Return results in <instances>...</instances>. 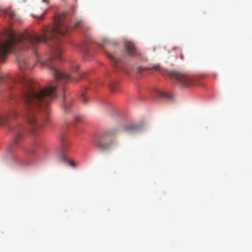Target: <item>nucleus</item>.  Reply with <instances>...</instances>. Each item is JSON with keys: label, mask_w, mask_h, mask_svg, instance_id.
Listing matches in <instances>:
<instances>
[{"label": "nucleus", "mask_w": 252, "mask_h": 252, "mask_svg": "<svg viewBox=\"0 0 252 252\" xmlns=\"http://www.w3.org/2000/svg\"><path fill=\"white\" fill-rule=\"evenodd\" d=\"M168 75L171 78L175 79L178 84L182 87H189L196 84L194 78L178 71H170Z\"/></svg>", "instance_id": "obj_1"}, {"label": "nucleus", "mask_w": 252, "mask_h": 252, "mask_svg": "<svg viewBox=\"0 0 252 252\" xmlns=\"http://www.w3.org/2000/svg\"><path fill=\"white\" fill-rule=\"evenodd\" d=\"M116 132L114 130H109L106 131L98 140L96 146L102 151H107L111 148L113 144L112 140L107 141V137L113 136Z\"/></svg>", "instance_id": "obj_2"}, {"label": "nucleus", "mask_w": 252, "mask_h": 252, "mask_svg": "<svg viewBox=\"0 0 252 252\" xmlns=\"http://www.w3.org/2000/svg\"><path fill=\"white\" fill-rule=\"evenodd\" d=\"M69 146L68 141L65 138H63L61 147L58 153V160L59 162H66L67 160L66 154Z\"/></svg>", "instance_id": "obj_3"}, {"label": "nucleus", "mask_w": 252, "mask_h": 252, "mask_svg": "<svg viewBox=\"0 0 252 252\" xmlns=\"http://www.w3.org/2000/svg\"><path fill=\"white\" fill-rule=\"evenodd\" d=\"M17 117V114L15 109L0 115V125H4L14 120Z\"/></svg>", "instance_id": "obj_4"}, {"label": "nucleus", "mask_w": 252, "mask_h": 252, "mask_svg": "<svg viewBox=\"0 0 252 252\" xmlns=\"http://www.w3.org/2000/svg\"><path fill=\"white\" fill-rule=\"evenodd\" d=\"M23 126L19 124L13 129L15 133L13 144L17 145L21 141L23 138Z\"/></svg>", "instance_id": "obj_5"}, {"label": "nucleus", "mask_w": 252, "mask_h": 252, "mask_svg": "<svg viewBox=\"0 0 252 252\" xmlns=\"http://www.w3.org/2000/svg\"><path fill=\"white\" fill-rule=\"evenodd\" d=\"M126 51L130 55L136 54V48L133 43L131 42H126L125 44Z\"/></svg>", "instance_id": "obj_6"}, {"label": "nucleus", "mask_w": 252, "mask_h": 252, "mask_svg": "<svg viewBox=\"0 0 252 252\" xmlns=\"http://www.w3.org/2000/svg\"><path fill=\"white\" fill-rule=\"evenodd\" d=\"M17 63L19 68L21 70L28 67L27 60L24 56H19L17 58Z\"/></svg>", "instance_id": "obj_7"}, {"label": "nucleus", "mask_w": 252, "mask_h": 252, "mask_svg": "<svg viewBox=\"0 0 252 252\" xmlns=\"http://www.w3.org/2000/svg\"><path fill=\"white\" fill-rule=\"evenodd\" d=\"M158 94L160 96L165 98L168 100L172 101L173 99V96L168 93L158 91Z\"/></svg>", "instance_id": "obj_8"}, {"label": "nucleus", "mask_w": 252, "mask_h": 252, "mask_svg": "<svg viewBox=\"0 0 252 252\" xmlns=\"http://www.w3.org/2000/svg\"><path fill=\"white\" fill-rule=\"evenodd\" d=\"M107 57L108 58H109L110 60H112L114 62L115 65L116 67L119 66V64L121 62V61L119 59L115 58L114 56H113L112 55L109 53H107Z\"/></svg>", "instance_id": "obj_9"}, {"label": "nucleus", "mask_w": 252, "mask_h": 252, "mask_svg": "<svg viewBox=\"0 0 252 252\" xmlns=\"http://www.w3.org/2000/svg\"><path fill=\"white\" fill-rule=\"evenodd\" d=\"M3 13L8 16H9L11 18H13L15 16V12L12 10L10 8H7L3 10Z\"/></svg>", "instance_id": "obj_10"}, {"label": "nucleus", "mask_w": 252, "mask_h": 252, "mask_svg": "<svg viewBox=\"0 0 252 252\" xmlns=\"http://www.w3.org/2000/svg\"><path fill=\"white\" fill-rule=\"evenodd\" d=\"M138 129V127L136 125H131L125 128V131L132 132L137 131Z\"/></svg>", "instance_id": "obj_11"}, {"label": "nucleus", "mask_w": 252, "mask_h": 252, "mask_svg": "<svg viewBox=\"0 0 252 252\" xmlns=\"http://www.w3.org/2000/svg\"><path fill=\"white\" fill-rule=\"evenodd\" d=\"M71 104L70 103H63L62 104L63 107L64 108V110L66 113H68L70 111V108L71 107Z\"/></svg>", "instance_id": "obj_12"}, {"label": "nucleus", "mask_w": 252, "mask_h": 252, "mask_svg": "<svg viewBox=\"0 0 252 252\" xmlns=\"http://www.w3.org/2000/svg\"><path fill=\"white\" fill-rule=\"evenodd\" d=\"M81 99L84 103L86 104L88 103V100L87 98L85 96L84 94H82Z\"/></svg>", "instance_id": "obj_13"}, {"label": "nucleus", "mask_w": 252, "mask_h": 252, "mask_svg": "<svg viewBox=\"0 0 252 252\" xmlns=\"http://www.w3.org/2000/svg\"><path fill=\"white\" fill-rule=\"evenodd\" d=\"M39 145V143L37 141H36V142H34V143L33 144V145H32V148H33V153H34V149L36 147H37Z\"/></svg>", "instance_id": "obj_14"}, {"label": "nucleus", "mask_w": 252, "mask_h": 252, "mask_svg": "<svg viewBox=\"0 0 252 252\" xmlns=\"http://www.w3.org/2000/svg\"><path fill=\"white\" fill-rule=\"evenodd\" d=\"M47 10L46 9L44 10V11L42 13V14L39 17H37V19L39 20H41L43 19L44 15L47 13Z\"/></svg>", "instance_id": "obj_15"}, {"label": "nucleus", "mask_w": 252, "mask_h": 252, "mask_svg": "<svg viewBox=\"0 0 252 252\" xmlns=\"http://www.w3.org/2000/svg\"><path fill=\"white\" fill-rule=\"evenodd\" d=\"M79 69V66L76 64H74L71 67V69L73 71L77 72Z\"/></svg>", "instance_id": "obj_16"}, {"label": "nucleus", "mask_w": 252, "mask_h": 252, "mask_svg": "<svg viewBox=\"0 0 252 252\" xmlns=\"http://www.w3.org/2000/svg\"><path fill=\"white\" fill-rule=\"evenodd\" d=\"M68 163H69V165L71 166V167H76V164H75V163L74 161H71V160H69L68 161Z\"/></svg>", "instance_id": "obj_17"}, {"label": "nucleus", "mask_w": 252, "mask_h": 252, "mask_svg": "<svg viewBox=\"0 0 252 252\" xmlns=\"http://www.w3.org/2000/svg\"><path fill=\"white\" fill-rule=\"evenodd\" d=\"M107 42L113 45H116L118 44V42L116 40L109 41Z\"/></svg>", "instance_id": "obj_18"}, {"label": "nucleus", "mask_w": 252, "mask_h": 252, "mask_svg": "<svg viewBox=\"0 0 252 252\" xmlns=\"http://www.w3.org/2000/svg\"><path fill=\"white\" fill-rule=\"evenodd\" d=\"M146 70V68H143L142 67H139L138 69V71L140 72H142L143 71V70Z\"/></svg>", "instance_id": "obj_19"}, {"label": "nucleus", "mask_w": 252, "mask_h": 252, "mask_svg": "<svg viewBox=\"0 0 252 252\" xmlns=\"http://www.w3.org/2000/svg\"><path fill=\"white\" fill-rule=\"evenodd\" d=\"M153 68L154 69H158L159 68V66L158 65H155L153 67Z\"/></svg>", "instance_id": "obj_20"}, {"label": "nucleus", "mask_w": 252, "mask_h": 252, "mask_svg": "<svg viewBox=\"0 0 252 252\" xmlns=\"http://www.w3.org/2000/svg\"><path fill=\"white\" fill-rule=\"evenodd\" d=\"M180 58H181V59H182V60L184 59V56H183V54H181L180 55Z\"/></svg>", "instance_id": "obj_21"}, {"label": "nucleus", "mask_w": 252, "mask_h": 252, "mask_svg": "<svg viewBox=\"0 0 252 252\" xmlns=\"http://www.w3.org/2000/svg\"><path fill=\"white\" fill-rule=\"evenodd\" d=\"M62 90H63V92H64V90H65L64 87H62Z\"/></svg>", "instance_id": "obj_22"}, {"label": "nucleus", "mask_w": 252, "mask_h": 252, "mask_svg": "<svg viewBox=\"0 0 252 252\" xmlns=\"http://www.w3.org/2000/svg\"><path fill=\"white\" fill-rule=\"evenodd\" d=\"M75 120L77 122H79V119L78 118H75Z\"/></svg>", "instance_id": "obj_23"}, {"label": "nucleus", "mask_w": 252, "mask_h": 252, "mask_svg": "<svg viewBox=\"0 0 252 252\" xmlns=\"http://www.w3.org/2000/svg\"><path fill=\"white\" fill-rule=\"evenodd\" d=\"M80 77H81V78L83 77V75H82V74H81V75H80Z\"/></svg>", "instance_id": "obj_24"}, {"label": "nucleus", "mask_w": 252, "mask_h": 252, "mask_svg": "<svg viewBox=\"0 0 252 252\" xmlns=\"http://www.w3.org/2000/svg\"><path fill=\"white\" fill-rule=\"evenodd\" d=\"M42 2H46V0H42Z\"/></svg>", "instance_id": "obj_25"}, {"label": "nucleus", "mask_w": 252, "mask_h": 252, "mask_svg": "<svg viewBox=\"0 0 252 252\" xmlns=\"http://www.w3.org/2000/svg\"><path fill=\"white\" fill-rule=\"evenodd\" d=\"M64 98H65V95L63 94V99H64Z\"/></svg>", "instance_id": "obj_26"}]
</instances>
